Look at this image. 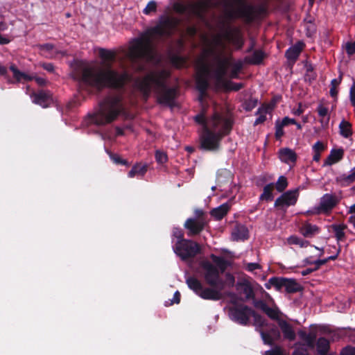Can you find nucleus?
I'll use <instances>...</instances> for the list:
<instances>
[{
	"instance_id": "nucleus-1",
	"label": "nucleus",
	"mask_w": 355,
	"mask_h": 355,
	"mask_svg": "<svg viewBox=\"0 0 355 355\" xmlns=\"http://www.w3.org/2000/svg\"><path fill=\"white\" fill-rule=\"evenodd\" d=\"M98 55L101 59V67H78L72 71L71 78L78 82L79 89L88 94L94 91L101 92L105 88L123 89L126 84L132 80V75L126 70L119 71L113 69L116 53L112 50L99 48Z\"/></svg>"
},
{
	"instance_id": "nucleus-2",
	"label": "nucleus",
	"mask_w": 355,
	"mask_h": 355,
	"mask_svg": "<svg viewBox=\"0 0 355 355\" xmlns=\"http://www.w3.org/2000/svg\"><path fill=\"white\" fill-rule=\"evenodd\" d=\"M180 24L175 17L163 15L159 18L157 24L148 29L141 38L135 39L129 49V58L133 63L140 60H150L153 58L152 36L171 37Z\"/></svg>"
},
{
	"instance_id": "nucleus-3",
	"label": "nucleus",
	"mask_w": 355,
	"mask_h": 355,
	"mask_svg": "<svg viewBox=\"0 0 355 355\" xmlns=\"http://www.w3.org/2000/svg\"><path fill=\"white\" fill-rule=\"evenodd\" d=\"M199 272L209 287H204L202 282L195 277L186 279L188 287L203 300L218 301L222 298L221 291L225 282L220 277L218 268L210 261L202 259L199 263Z\"/></svg>"
},
{
	"instance_id": "nucleus-4",
	"label": "nucleus",
	"mask_w": 355,
	"mask_h": 355,
	"mask_svg": "<svg viewBox=\"0 0 355 355\" xmlns=\"http://www.w3.org/2000/svg\"><path fill=\"white\" fill-rule=\"evenodd\" d=\"M169 76L168 71L162 69L150 72L144 78H138L135 83L146 99L150 96L153 87L157 102L160 105L173 107L178 96V89L175 87H168L166 80Z\"/></svg>"
},
{
	"instance_id": "nucleus-5",
	"label": "nucleus",
	"mask_w": 355,
	"mask_h": 355,
	"mask_svg": "<svg viewBox=\"0 0 355 355\" xmlns=\"http://www.w3.org/2000/svg\"><path fill=\"white\" fill-rule=\"evenodd\" d=\"M233 121L215 112L210 119V128L205 127L200 136V148L207 151H217L222 139L230 134Z\"/></svg>"
},
{
	"instance_id": "nucleus-6",
	"label": "nucleus",
	"mask_w": 355,
	"mask_h": 355,
	"mask_svg": "<svg viewBox=\"0 0 355 355\" xmlns=\"http://www.w3.org/2000/svg\"><path fill=\"white\" fill-rule=\"evenodd\" d=\"M123 96L119 94L106 95L98 103V109L91 116V121L97 125H105L116 121L119 116L127 117Z\"/></svg>"
},
{
	"instance_id": "nucleus-7",
	"label": "nucleus",
	"mask_w": 355,
	"mask_h": 355,
	"mask_svg": "<svg viewBox=\"0 0 355 355\" xmlns=\"http://www.w3.org/2000/svg\"><path fill=\"white\" fill-rule=\"evenodd\" d=\"M239 7L235 11L228 12L230 19L235 17L241 18L247 23H252L257 19L265 16L268 13L267 7L261 4L253 6L247 3L245 0H233Z\"/></svg>"
},
{
	"instance_id": "nucleus-8",
	"label": "nucleus",
	"mask_w": 355,
	"mask_h": 355,
	"mask_svg": "<svg viewBox=\"0 0 355 355\" xmlns=\"http://www.w3.org/2000/svg\"><path fill=\"white\" fill-rule=\"evenodd\" d=\"M209 8V1L207 0H198L197 1H191L187 5L182 3H175L173 10L179 14L188 13L198 19H202L205 14Z\"/></svg>"
},
{
	"instance_id": "nucleus-9",
	"label": "nucleus",
	"mask_w": 355,
	"mask_h": 355,
	"mask_svg": "<svg viewBox=\"0 0 355 355\" xmlns=\"http://www.w3.org/2000/svg\"><path fill=\"white\" fill-rule=\"evenodd\" d=\"M173 248L175 254L184 261L194 258L201 252L200 244L190 239L176 241Z\"/></svg>"
},
{
	"instance_id": "nucleus-10",
	"label": "nucleus",
	"mask_w": 355,
	"mask_h": 355,
	"mask_svg": "<svg viewBox=\"0 0 355 355\" xmlns=\"http://www.w3.org/2000/svg\"><path fill=\"white\" fill-rule=\"evenodd\" d=\"M223 38L232 44L236 49H241L244 44L242 33L237 27L232 28L228 26L223 35H216L213 40L215 46L225 49V44L223 41Z\"/></svg>"
},
{
	"instance_id": "nucleus-11",
	"label": "nucleus",
	"mask_w": 355,
	"mask_h": 355,
	"mask_svg": "<svg viewBox=\"0 0 355 355\" xmlns=\"http://www.w3.org/2000/svg\"><path fill=\"white\" fill-rule=\"evenodd\" d=\"M232 306L229 308L230 317L234 322L243 325L249 324L253 309L244 304H239L235 300H231Z\"/></svg>"
},
{
	"instance_id": "nucleus-12",
	"label": "nucleus",
	"mask_w": 355,
	"mask_h": 355,
	"mask_svg": "<svg viewBox=\"0 0 355 355\" xmlns=\"http://www.w3.org/2000/svg\"><path fill=\"white\" fill-rule=\"evenodd\" d=\"M340 200L334 194L325 193L320 198V204L318 207L308 212L311 214H329L339 203Z\"/></svg>"
},
{
	"instance_id": "nucleus-13",
	"label": "nucleus",
	"mask_w": 355,
	"mask_h": 355,
	"mask_svg": "<svg viewBox=\"0 0 355 355\" xmlns=\"http://www.w3.org/2000/svg\"><path fill=\"white\" fill-rule=\"evenodd\" d=\"M210 73L209 67L202 62L196 78V89L200 93V99L206 95L209 87L208 76Z\"/></svg>"
},
{
	"instance_id": "nucleus-14",
	"label": "nucleus",
	"mask_w": 355,
	"mask_h": 355,
	"mask_svg": "<svg viewBox=\"0 0 355 355\" xmlns=\"http://www.w3.org/2000/svg\"><path fill=\"white\" fill-rule=\"evenodd\" d=\"M299 195V188L288 190L283 193L275 200L274 206L279 209H284V208L295 205L297 201Z\"/></svg>"
},
{
	"instance_id": "nucleus-15",
	"label": "nucleus",
	"mask_w": 355,
	"mask_h": 355,
	"mask_svg": "<svg viewBox=\"0 0 355 355\" xmlns=\"http://www.w3.org/2000/svg\"><path fill=\"white\" fill-rule=\"evenodd\" d=\"M267 330L260 329L259 332L265 345L273 346L276 341L281 339V332L278 327L273 324H268Z\"/></svg>"
},
{
	"instance_id": "nucleus-16",
	"label": "nucleus",
	"mask_w": 355,
	"mask_h": 355,
	"mask_svg": "<svg viewBox=\"0 0 355 355\" xmlns=\"http://www.w3.org/2000/svg\"><path fill=\"white\" fill-rule=\"evenodd\" d=\"M208 225L206 219H200L189 218L186 220L184 227L187 231L188 236H194L200 234Z\"/></svg>"
},
{
	"instance_id": "nucleus-17",
	"label": "nucleus",
	"mask_w": 355,
	"mask_h": 355,
	"mask_svg": "<svg viewBox=\"0 0 355 355\" xmlns=\"http://www.w3.org/2000/svg\"><path fill=\"white\" fill-rule=\"evenodd\" d=\"M31 97L33 103L44 108L49 107L53 102L52 95L49 91L39 90L37 92H33Z\"/></svg>"
},
{
	"instance_id": "nucleus-18",
	"label": "nucleus",
	"mask_w": 355,
	"mask_h": 355,
	"mask_svg": "<svg viewBox=\"0 0 355 355\" xmlns=\"http://www.w3.org/2000/svg\"><path fill=\"white\" fill-rule=\"evenodd\" d=\"M218 66L214 71V76L218 81H221L226 76L229 66L230 65V58L216 57Z\"/></svg>"
},
{
	"instance_id": "nucleus-19",
	"label": "nucleus",
	"mask_w": 355,
	"mask_h": 355,
	"mask_svg": "<svg viewBox=\"0 0 355 355\" xmlns=\"http://www.w3.org/2000/svg\"><path fill=\"white\" fill-rule=\"evenodd\" d=\"M304 46V42L298 41L286 51L285 57L289 62H292V64H293L298 59Z\"/></svg>"
},
{
	"instance_id": "nucleus-20",
	"label": "nucleus",
	"mask_w": 355,
	"mask_h": 355,
	"mask_svg": "<svg viewBox=\"0 0 355 355\" xmlns=\"http://www.w3.org/2000/svg\"><path fill=\"white\" fill-rule=\"evenodd\" d=\"M254 306L257 309H261L263 313H265L270 319L277 320H281L279 318V309L275 308H271L268 306V305L263 300H257L254 304Z\"/></svg>"
},
{
	"instance_id": "nucleus-21",
	"label": "nucleus",
	"mask_w": 355,
	"mask_h": 355,
	"mask_svg": "<svg viewBox=\"0 0 355 355\" xmlns=\"http://www.w3.org/2000/svg\"><path fill=\"white\" fill-rule=\"evenodd\" d=\"M278 326L280 328L284 338L289 341H293L296 338V334L293 326L287 321L281 319L278 320Z\"/></svg>"
},
{
	"instance_id": "nucleus-22",
	"label": "nucleus",
	"mask_w": 355,
	"mask_h": 355,
	"mask_svg": "<svg viewBox=\"0 0 355 355\" xmlns=\"http://www.w3.org/2000/svg\"><path fill=\"white\" fill-rule=\"evenodd\" d=\"M236 288L240 293L245 295L246 300L254 298V290L249 282H238L236 284Z\"/></svg>"
},
{
	"instance_id": "nucleus-23",
	"label": "nucleus",
	"mask_w": 355,
	"mask_h": 355,
	"mask_svg": "<svg viewBox=\"0 0 355 355\" xmlns=\"http://www.w3.org/2000/svg\"><path fill=\"white\" fill-rule=\"evenodd\" d=\"M344 156L343 148H333L331 150L329 156L324 161V166H331L340 162Z\"/></svg>"
},
{
	"instance_id": "nucleus-24",
	"label": "nucleus",
	"mask_w": 355,
	"mask_h": 355,
	"mask_svg": "<svg viewBox=\"0 0 355 355\" xmlns=\"http://www.w3.org/2000/svg\"><path fill=\"white\" fill-rule=\"evenodd\" d=\"M279 156L281 161L286 164L295 163L297 158L295 152L288 148H281L279 150Z\"/></svg>"
},
{
	"instance_id": "nucleus-25",
	"label": "nucleus",
	"mask_w": 355,
	"mask_h": 355,
	"mask_svg": "<svg viewBox=\"0 0 355 355\" xmlns=\"http://www.w3.org/2000/svg\"><path fill=\"white\" fill-rule=\"evenodd\" d=\"M232 236L234 241H245L248 239V230L243 225H236L232 230Z\"/></svg>"
},
{
	"instance_id": "nucleus-26",
	"label": "nucleus",
	"mask_w": 355,
	"mask_h": 355,
	"mask_svg": "<svg viewBox=\"0 0 355 355\" xmlns=\"http://www.w3.org/2000/svg\"><path fill=\"white\" fill-rule=\"evenodd\" d=\"M336 182L342 187H347L355 182V168L351 171L350 174H342L336 178Z\"/></svg>"
},
{
	"instance_id": "nucleus-27",
	"label": "nucleus",
	"mask_w": 355,
	"mask_h": 355,
	"mask_svg": "<svg viewBox=\"0 0 355 355\" xmlns=\"http://www.w3.org/2000/svg\"><path fill=\"white\" fill-rule=\"evenodd\" d=\"M300 233L306 238H312L320 232V228L309 223H304L300 229Z\"/></svg>"
},
{
	"instance_id": "nucleus-28",
	"label": "nucleus",
	"mask_w": 355,
	"mask_h": 355,
	"mask_svg": "<svg viewBox=\"0 0 355 355\" xmlns=\"http://www.w3.org/2000/svg\"><path fill=\"white\" fill-rule=\"evenodd\" d=\"M230 205L229 203L225 202L220 205L219 207L213 209L210 211V214L216 220H221L229 211Z\"/></svg>"
},
{
	"instance_id": "nucleus-29",
	"label": "nucleus",
	"mask_w": 355,
	"mask_h": 355,
	"mask_svg": "<svg viewBox=\"0 0 355 355\" xmlns=\"http://www.w3.org/2000/svg\"><path fill=\"white\" fill-rule=\"evenodd\" d=\"M319 355H327L330 349V343L324 337H320L315 345Z\"/></svg>"
},
{
	"instance_id": "nucleus-30",
	"label": "nucleus",
	"mask_w": 355,
	"mask_h": 355,
	"mask_svg": "<svg viewBox=\"0 0 355 355\" xmlns=\"http://www.w3.org/2000/svg\"><path fill=\"white\" fill-rule=\"evenodd\" d=\"M284 288L287 293H295L302 290V286L295 279L285 277Z\"/></svg>"
},
{
	"instance_id": "nucleus-31",
	"label": "nucleus",
	"mask_w": 355,
	"mask_h": 355,
	"mask_svg": "<svg viewBox=\"0 0 355 355\" xmlns=\"http://www.w3.org/2000/svg\"><path fill=\"white\" fill-rule=\"evenodd\" d=\"M265 53L261 50H255L250 57H245V61L250 64L259 65L262 63Z\"/></svg>"
},
{
	"instance_id": "nucleus-32",
	"label": "nucleus",
	"mask_w": 355,
	"mask_h": 355,
	"mask_svg": "<svg viewBox=\"0 0 355 355\" xmlns=\"http://www.w3.org/2000/svg\"><path fill=\"white\" fill-rule=\"evenodd\" d=\"M338 128L340 135L344 138H349L353 134L352 123L345 119L340 121Z\"/></svg>"
},
{
	"instance_id": "nucleus-33",
	"label": "nucleus",
	"mask_w": 355,
	"mask_h": 355,
	"mask_svg": "<svg viewBox=\"0 0 355 355\" xmlns=\"http://www.w3.org/2000/svg\"><path fill=\"white\" fill-rule=\"evenodd\" d=\"M347 228V225L344 224H333L331 225V229L333 232L334 233L335 237L337 241L339 243L340 241H344L346 239V235L345 233V230Z\"/></svg>"
},
{
	"instance_id": "nucleus-34",
	"label": "nucleus",
	"mask_w": 355,
	"mask_h": 355,
	"mask_svg": "<svg viewBox=\"0 0 355 355\" xmlns=\"http://www.w3.org/2000/svg\"><path fill=\"white\" fill-rule=\"evenodd\" d=\"M210 258L219 270L220 275L223 273L230 265V263L223 257L216 256L214 254H211Z\"/></svg>"
},
{
	"instance_id": "nucleus-35",
	"label": "nucleus",
	"mask_w": 355,
	"mask_h": 355,
	"mask_svg": "<svg viewBox=\"0 0 355 355\" xmlns=\"http://www.w3.org/2000/svg\"><path fill=\"white\" fill-rule=\"evenodd\" d=\"M148 166L146 164L141 165L137 164L132 166L131 170L128 172V176L130 178L135 176L143 177L147 172Z\"/></svg>"
},
{
	"instance_id": "nucleus-36",
	"label": "nucleus",
	"mask_w": 355,
	"mask_h": 355,
	"mask_svg": "<svg viewBox=\"0 0 355 355\" xmlns=\"http://www.w3.org/2000/svg\"><path fill=\"white\" fill-rule=\"evenodd\" d=\"M269 107L267 105H262L256 112V114L259 116L256 119L254 125L256 126L263 123L266 120V114L268 113Z\"/></svg>"
},
{
	"instance_id": "nucleus-37",
	"label": "nucleus",
	"mask_w": 355,
	"mask_h": 355,
	"mask_svg": "<svg viewBox=\"0 0 355 355\" xmlns=\"http://www.w3.org/2000/svg\"><path fill=\"white\" fill-rule=\"evenodd\" d=\"M274 189V184L270 183L266 184L263 189V193L259 196L260 200L271 201L273 200L272 191Z\"/></svg>"
},
{
	"instance_id": "nucleus-38",
	"label": "nucleus",
	"mask_w": 355,
	"mask_h": 355,
	"mask_svg": "<svg viewBox=\"0 0 355 355\" xmlns=\"http://www.w3.org/2000/svg\"><path fill=\"white\" fill-rule=\"evenodd\" d=\"M251 317L254 318V324L257 327V331H259V330L262 329V327L268 326L266 320L254 310H253Z\"/></svg>"
},
{
	"instance_id": "nucleus-39",
	"label": "nucleus",
	"mask_w": 355,
	"mask_h": 355,
	"mask_svg": "<svg viewBox=\"0 0 355 355\" xmlns=\"http://www.w3.org/2000/svg\"><path fill=\"white\" fill-rule=\"evenodd\" d=\"M288 243L291 245H297L301 248H306L310 245V242L307 240L301 239L297 236L293 235L288 239Z\"/></svg>"
},
{
	"instance_id": "nucleus-40",
	"label": "nucleus",
	"mask_w": 355,
	"mask_h": 355,
	"mask_svg": "<svg viewBox=\"0 0 355 355\" xmlns=\"http://www.w3.org/2000/svg\"><path fill=\"white\" fill-rule=\"evenodd\" d=\"M288 180L286 179V178L284 175H281L279 177L277 182L275 183V185H274V187H275L277 191L278 192H283L286 189V187H288Z\"/></svg>"
},
{
	"instance_id": "nucleus-41",
	"label": "nucleus",
	"mask_w": 355,
	"mask_h": 355,
	"mask_svg": "<svg viewBox=\"0 0 355 355\" xmlns=\"http://www.w3.org/2000/svg\"><path fill=\"white\" fill-rule=\"evenodd\" d=\"M243 68V64L239 61L232 64V68L230 71V77L233 79H238L239 78V73Z\"/></svg>"
},
{
	"instance_id": "nucleus-42",
	"label": "nucleus",
	"mask_w": 355,
	"mask_h": 355,
	"mask_svg": "<svg viewBox=\"0 0 355 355\" xmlns=\"http://www.w3.org/2000/svg\"><path fill=\"white\" fill-rule=\"evenodd\" d=\"M284 280H285V277H272L270 278V284H272V286L279 291L282 288H284L285 281Z\"/></svg>"
},
{
	"instance_id": "nucleus-43",
	"label": "nucleus",
	"mask_w": 355,
	"mask_h": 355,
	"mask_svg": "<svg viewBox=\"0 0 355 355\" xmlns=\"http://www.w3.org/2000/svg\"><path fill=\"white\" fill-rule=\"evenodd\" d=\"M111 160L116 164L129 166V163L126 159L121 158L118 154L107 151Z\"/></svg>"
},
{
	"instance_id": "nucleus-44",
	"label": "nucleus",
	"mask_w": 355,
	"mask_h": 355,
	"mask_svg": "<svg viewBox=\"0 0 355 355\" xmlns=\"http://www.w3.org/2000/svg\"><path fill=\"white\" fill-rule=\"evenodd\" d=\"M224 87L227 90L237 92L244 87V84L242 83H234L232 81H228L225 83Z\"/></svg>"
},
{
	"instance_id": "nucleus-45",
	"label": "nucleus",
	"mask_w": 355,
	"mask_h": 355,
	"mask_svg": "<svg viewBox=\"0 0 355 355\" xmlns=\"http://www.w3.org/2000/svg\"><path fill=\"white\" fill-rule=\"evenodd\" d=\"M258 104V100L254 98H250L243 103V108L245 111H252Z\"/></svg>"
},
{
	"instance_id": "nucleus-46",
	"label": "nucleus",
	"mask_w": 355,
	"mask_h": 355,
	"mask_svg": "<svg viewBox=\"0 0 355 355\" xmlns=\"http://www.w3.org/2000/svg\"><path fill=\"white\" fill-rule=\"evenodd\" d=\"M316 340V334L315 333H309L304 341L306 343V345L310 349H313L315 347Z\"/></svg>"
},
{
	"instance_id": "nucleus-47",
	"label": "nucleus",
	"mask_w": 355,
	"mask_h": 355,
	"mask_svg": "<svg viewBox=\"0 0 355 355\" xmlns=\"http://www.w3.org/2000/svg\"><path fill=\"white\" fill-rule=\"evenodd\" d=\"M194 121L199 125H202V130H205V127H209L205 117L204 111L195 116Z\"/></svg>"
},
{
	"instance_id": "nucleus-48",
	"label": "nucleus",
	"mask_w": 355,
	"mask_h": 355,
	"mask_svg": "<svg viewBox=\"0 0 355 355\" xmlns=\"http://www.w3.org/2000/svg\"><path fill=\"white\" fill-rule=\"evenodd\" d=\"M295 348L292 353V355H309L307 349L305 348L304 344L297 343L295 345Z\"/></svg>"
},
{
	"instance_id": "nucleus-49",
	"label": "nucleus",
	"mask_w": 355,
	"mask_h": 355,
	"mask_svg": "<svg viewBox=\"0 0 355 355\" xmlns=\"http://www.w3.org/2000/svg\"><path fill=\"white\" fill-rule=\"evenodd\" d=\"M10 70L13 73V77L15 79V82L19 83L22 80V76H23L24 72L19 71L15 64H12L10 66Z\"/></svg>"
},
{
	"instance_id": "nucleus-50",
	"label": "nucleus",
	"mask_w": 355,
	"mask_h": 355,
	"mask_svg": "<svg viewBox=\"0 0 355 355\" xmlns=\"http://www.w3.org/2000/svg\"><path fill=\"white\" fill-rule=\"evenodd\" d=\"M282 125L283 124L278 120L275 122V137L277 140L280 139L284 135V131L283 130L284 125Z\"/></svg>"
},
{
	"instance_id": "nucleus-51",
	"label": "nucleus",
	"mask_w": 355,
	"mask_h": 355,
	"mask_svg": "<svg viewBox=\"0 0 355 355\" xmlns=\"http://www.w3.org/2000/svg\"><path fill=\"white\" fill-rule=\"evenodd\" d=\"M155 157L156 162L159 164H164L168 161L166 153L161 150H156Z\"/></svg>"
},
{
	"instance_id": "nucleus-52",
	"label": "nucleus",
	"mask_w": 355,
	"mask_h": 355,
	"mask_svg": "<svg viewBox=\"0 0 355 355\" xmlns=\"http://www.w3.org/2000/svg\"><path fill=\"white\" fill-rule=\"evenodd\" d=\"M264 355H285L284 349L278 345L275 346L272 349L266 351Z\"/></svg>"
},
{
	"instance_id": "nucleus-53",
	"label": "nucleus",
	"mask_w": 355,
	"mask_h": 355,
	"mask_svg": "<svg viewBox=\"0 0 355 355\" xmlns=\"http://www.w3.org/2000/svg\"><path fill=\"white\" fill-rule=\"evenodd\" d=\"M184 232L183 230L180 227H173L172 236L177 239V241H180L182 240H187L184 238Z\"/></svg>"
},
{
	"instance_id": "nucleus-54",
	"label": "nucleus",
	"mask_w": 355,
	"mask_h": 355,
	"mask_svg": "<svg viewBox=\"0 0 355 355\" xmlns=\"http://www.w3.org/2000/svg\"><path fill=\"white\" fill-rule=\"evenodd\" d=\"M157 10V3L155 1H149L146 8L144 9V13L146 15H149L152 12H155Z\"/></svg>"
},
{
	"instance_id": "nucleus-55",
	"label": "nucleus",
	"mask_w": 355,
	"mask_h": 355,
	"mask_svg": "<svg viewBox=\"0 0 355 355\" xmlns=\"http://www.w3.org/2000/svg\"><path fill=\"white\" fill-rule=\"evenodd\" d=\"M340 355H355V347L347 345L343 348Z\"/></svg>"
},
{
	"instance_id": "nucleus-56",
	"label": "nucleus",
	"mask_w": 355,
	"mask_h": 355,
	"mask_svg": "<svg viewBox=\"0 0 355 355\" xmlns=\"http://www.w3.org/2000/svg\"><path fill=\"white\" fill-rule=\"evenodd\" d=\"M0 75L3 76L7 80V82L8 83L12 84L15 83L14 80H12L9 76L8 75V70L7 68L0 64Z\"/></svg>"
},
{
	"instance_id": "nucleus-57",
	"label": "nucleus",
	"mask_w": 355,
	"mask_h": 355,
	"mask_svg": "<svg viewBox=\"0 0 355 355\" xmlns=\"http://www.w3.org/2000/svg\"><path fill=\"white\" fill-rule=\"evenodd\" d=\"M317 112L320 117H324L328 115L329 110L327 107H324L322 105H319L317 107Z\"/></svg>"
},
{
	"instance_id": "nucleus-58",
	"label": "nucleus",
	"mask_w": 355,
	"mask_h": 355,
	"mask_svg": "<svg viewBox=\"0 0 355 355\" xmlns=\"http://www.w3.org/2000/svg\"><path fill=\"white\" fill-rule=\"evenodd\" d=\"M346 52L349 55L355 53V41L353 42H347L346 44Z\"/></svg>"
},
{
	"instance_id": "nucleus-59",
	"label": "nucleus",
	"mask_w": 355,
	"mask_h": 355,
	"mask_svg": "<svg viewBox=\"0 0 355 355\" xmlns=\"http://www.w3.org/2000/svg\"><path fill=\"white\" fill-rule=\"evenodd\" d=\"M325 148H326V146L320 141H318L313 146V150L314 152L321 153L322 151H323L325 149Z\"/></svg>"
},
{
	"instance_id": "nucleus-60",
	"label": "nucleus",
	"mask_w": 355,
	"mask_h": 355,
	"mask_svg": "<svg viewBox=\"0 0 355 355\" xmlns=\"http://www.w3.org/2000/svg\"><path fill=\"white\" fill-rule=\"evenodd\" d=\"M171 61L174 64L176 65H182L185 62L184 59L182 56L178 55H173L171 58Z\"/></svg>"
},
{
	"instance_id": "nucleus-61",
	"label": "nucleus",
	"mask_w": 355,
	"mask_h": 355,
	"mask_svg": "<svg viewBox=\"0 0 355 355\" xmlns=\"http://www.w3.org/2000/svg\"><path fill=\"white\" fill-rule=\"evenodd\" d=\"M186 32L189 36L193 37L197 34L198 29L194 25L189 26L186 29Z\"/></svg>"
},
{
	"instance_id": "nucleus-62",
	"label": "nucleus",
	"mask_w": 355,
	"mask_h": 355,
	"mask_svg": "<svg viewBox=\"0 0 355 355\" xmlns=\"http://www.w3.org/2000/svg\"><path fill=\"white\" fill-rule=\"evenodd\" d=\"M261 268L260 265L259 263H248L247 264V266L245 268V269L248 270V271H250V272H252L257 269H259Z\"/></svg>"
},
{
	"instance_id": "nucleus-63",
	"label": "nucleus",
	"mask_w": 355,
	"mask_h": 355,
	"mask_svg": "<svg viewBox=\"0 0 355 355\" xmlns=\"http://www.w3.org/2000/svg\"><path fill=\"white\" fill-rule=\"evenodd\" d=\"M225 277H226V282H227V285L229 286H233L234 284V282H235L234 277L229 272H227L225 275Z\"/></svg>"
},
{
	"instance_id": "nucleus-64",
	"label": "nucleus",
	"mask_w": 355,
	"mask_h": 355,
	"mask_svg": "<svg viewBox=\"0 0 355 355\" xmlns=\"http://www.w3.org/2000/svg\"><path fill=\"white\" fill-rule=\"evenodd\" d=\"M42 67L49 72L53 73L54 71V66L52 63L44 62L41 64Z\"/></svg>"
}]
</instances>
